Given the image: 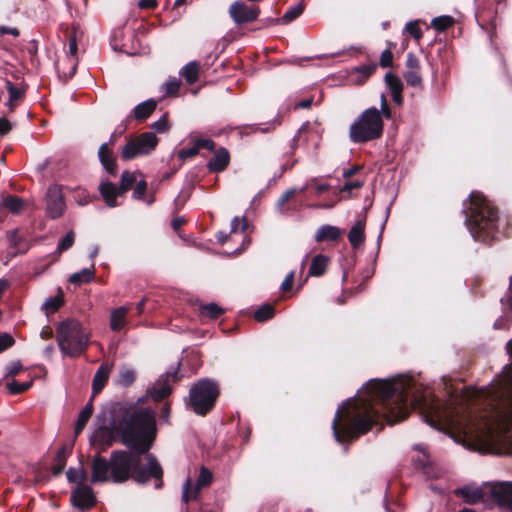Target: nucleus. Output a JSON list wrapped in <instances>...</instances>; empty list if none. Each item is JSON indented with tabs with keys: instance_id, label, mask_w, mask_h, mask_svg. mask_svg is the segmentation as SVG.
I'll use <instances>...</instances> for the list:
<instances>
[{
	"instance_id": "nucleus-1",
	"label": "nucleus",
	"mask_w": 512,
	"mask_h": 512,
	"mask_svg": "<svg viewBox=\"0 0 512 512\" xmlns=\"http://www.w3.org/2000/svg\"><path fill=\"white\" fill-rule=\"evenodd\" d=\"M156 414L150 407L120 405L114 411L110 426H102L99 438L108 446L118 440L126 449L113 450L109 459L97 454L91 462V483L117 484L133 480L139 485L155 480V488L163 487V468L150 453L157 439Z\"/></svg>"
},
{
	"instance_id": "nucleus-2",
	"label": "nucleus",
	"mask_w": 512,
	"mask_h": 512,
	"mask_svg": "<svg viewBox=\"0 0 512 512\" xmlns=\"http://www.w3.org/2000/svg\"><path fill=\"white\" fill-rule=\"evenodd\" d=\"M413 379L368 381L357 398L341 405L332 421L335 440L344 444L367 434L383 418L388 424L405 420L412 409L426 408Z\"/></svg>"
},
{
	"instance_id": "nucleus-3",
	"label": "nucleus",
	"mask_w": 512,
	"mask_h": 512,
	"mask_svg": "<svg viewBox=\"0 0 512 512\" xmlns=\"http://www.w3.org/2000/svg\"><path fill=\"white\" fill-rule=\"evenodd\" d=\"M512 359V338L506 344ZM478 414L469 412L465 435L470 447L480 453L512 456V363L505 366L502 378L476 393Z\"/></svg>"
},
{
	"instance_id": "nucleus-4",
	"label": "nucleus",
	"mask_w": 512,
	"mask_h": 512,
	"mask_svg": "<svg viewBox=\"0 0 512 512\" xmlns=\"http://www.w3.org/2000/svg\"><path fill=\"white\" fill-rule=\"evenodd\" d=\"M465 225L474 240L488 244L498 233L499 211L483 193L472 191L463 201Z\"/></svg>"
},
{
	"instance_id": "nucleus-5",
	"label": "nucleus",
	"mask_w": 512,
	"mask_h": 512,
	"mask_svg": "<svg viewBox=\"0 0 512 512\" xmlns=\"http://www.w3.org/2000/svg\"><path fill=\"white\" fill-rule=\"evenodd\" d=\"M56 333L57 343L62 354L76 358L86 352L89 334L79 320L68 318L60 322Z\"/></svg>"
},
{
	"instance_id": "nucleus-6",
	"label": "nucleus",
	"mask_w": 512,
	"mask_h": 512,
	"mask_svg": "<svg viewBox=\"0 0 512 512\" xmlns=\"http://www.w3.org/2000/svg\"><path fill=\"white\" fill-rule=\"evenodd\" d=\"M384 121L376 107L365 109L349 127V139L355 144H365L380 139Z\"/></svg>"
},
{
	"instance_id": "nucleus-7",
	"label": "nucleus",
	"mask_w": 512,
	"mask_h": 512,
	"mask_svg": "<svg viewBox=\"0 0 512 512\" xmlns=\"http://www.w3.org/2000/svg\"><path fill=\"white\" fill-rule=\"evenodd\" d=\"M219 395L220 388L216 381L201 379L191 386L187 405L195 414L206 416L214 409Z\"/></svg>"
},
{
	"instance_id": "nucleus-8",
	"label": "nucleus",
	"mask_w": 512,
	"mask_h": 512,
	"mask_svg": "<svg viewBox=\"0 0 512 512\" xmlns=\"http://www.w3.org/2000/svg\"><path fill=\"white\" fill-rule=\"evenodd\" d=\"M228 14L236 26H242L256 21L260 15V8L235 1L229 6Z\"/></svg>"
},
{
	"instance_id": "nucleus-9",
	"label": "nucleus",
	"mask_w": 512,
	"mask_h": 512,
	"mask_svg": "<svg viewBox=\"0 0 512 512\" xmlns=\"http://www.w3.org/2000/svg\"><path fill=\"white\" fill-rule=\"evenodd\" d=\"M70 502L73 507L84 512L91 510L97 503L93 489L86 484H78L71 492Z\"/></svg>"
},
{
	"instance_id": "nucleus-10",
	"label": "nucleus",
	"mask_w": 512,
	"mask_h": 512,
	"mask_svg": "<svg viewBox=\"0 0 512 512\" xmlns=\"http://www.w3.org/2000/svg\"><path fill=\"white\" fill-rule=\"evenodd\" d=\"M66 209L61 189L57 185H52L46 193V215L51 219L60 218Z\"/></svg>"
},
{
	"instance_id": "nucleus-11",
	"label": "nucleus",
	"mask_w": 512,
	"mask_h": 512,
	"mask_svg": "<svg viewBox=\"0 0 512 512\" xmlns=\"http://www.w3.org/2000/svg\"><path fill=\"white\" fill-rule=\"evenodd\" d=\"M490 501L512 512V482H491Z\"/></svg>"
},
{
	"instance_id": "nucleus-12",
	"label": "nucleus",
	"mask_w": 512,
	"mask_h": 512,
	"mask_svg": "<svg viewBox=\"0 0 512 512\" xmlns=\"http://www.w3.org/2000/svg\"><path fill=\"white\" fill-rule=\"evenodd\" d=\"M491 482L484 483L480 487L464 486L455 490V495L461 497L468 504L490 501Z\"/></svg>"
},
{
	"instance_id": "nucleus-13",
	"label": "nucleus",
	"mask_w": 512,
	"mask_h": 512,
	"mask_svg": "<svg viewBox=\"0 0 512 512\" xmlns=\"http://www.w3.org/2000/svg\"><path fill=\"white\" fill-rule=\"evenodd\" d=\"M212 480H213L212 472L205 466H202L200 468V472H199V475H198V478L196 481V486L194 489H192L190 479H188L185 482L184 487H183L182 501L187 504L191 499L196 498L199 490L204 487L209 486L212 483Z\"/></svg>"
},
{
	"instance_id": "nucleus-14",
	"label": "nucleus",
	"mask_w": 512,
	"mask_h": 512,
	"mask_svg": "<svg viewBox=\"0 0 512 512\" xmlns=\"http://www.w3.org/2000/svg\"><path fill=\"white\" fill-rule=\"evenodd\" d=\"M126 37L136 38L135 31L132 29L127 30L124 26L114 29L110 38L113 50L128 53L129 46L126 42Z\"/></svg>"
},
{
	"instance_id": "nucleus-15",
	"label": "nucleus",
	"mask_w": 512,
	"mask_h": 512,
	"mask_svg": "<svg viewBox=\"0 0 512 512\" xmlns=\"http://www.w3.org/2000/svg\"><path fill=\"white\" fill-rule=\"evenodd\" d=\"M367 210L368 208H364V213L362 218L358 219L355 224L351 227L348 233V241L354 249H357L361 245L364 244L366 236H365V226H366V218H367Z\"/></svg>"
},
{
	"instance_id": "nucleus-16",
	"label": "nucleus",
	"mask_w": 512,
	"mask_h": 512,
	"mask_svg": "<svg viewBox=\"0 0 512 512\" xmlns=\"http://www.w3.org/2000/svg\"><path fill=\"white\" fill-rule=\"evenodd\" d=\"M504 315L494 322V329H508L507 322H512V276L510 277L508 293L501 298Z\"/></svg>"
},
{
	"instance_id": "nucleus-17",
	"label": "nucleus",
	"mask_w": 512,
	"mask_h": 512,
	"mask_svg": "<svg viewBox=\"0 0 512 512\" xmlns=\"http://www.w3.org/2000/svg\"><path fill=\"white\" fill-rule=\"evenodd\" d=\"M98 157L105 171L111 176H116L118 170L116 157L108 143H103L100 145L98 150Z\"/></svg>"
},
{
	"instance_id": "nucleus-18",
	"label": "nucleus",
	"mask_w": 512,
	"mask_h": 512,
	"mask_svg": "<svg viewBox=\"0 0 512 512\" xmlns=\"http://www.w3.org/2000/svg\"><path fill=\"white\" fill-rule=\"evenodd\" d=\"M230 164V153L229 151L221 147L217 149L214 156L208 161L207 169L210 173L223 172Z\"/></svg>"
},
{
	"instance_id": "nucleus-19",
	"label": "nucleus",
	"mask_w": 512,
	"mask_h": 512,
	"mask_svg": "<svg viewBox=\"0 0 512 512\" xmlns=\"http://www.w3.org/2000/svg\"><path fill=\"white\" fill-rule=\"evenodd\" d=\"M385 83L388 89L391 92L393 102L401 106L403 104L404 98L402 95L403 92V82L396 74L388 72L385 75Z\"/></svg>"
},
{
	"instance_id": "nucleus-20",
	"label": "nucleus",
	"mask_w": 512,
	"mask_h": 512,
	"mask_svg": "<svg viewBox=\"0 0 512 512\" xmlns=\"http://www.w3.org/2000/svg\"><path fill=\"white\" fill-rule=\"evenodd\" d=\"M112 370V365L103 363L96 371L92 380V395L93 398L99 394L109 380V376Z\"/></svg>"
},
{
	"instance_id": "nucleus-21",
	"label": "nucleus",
	"mask_w": 512,
	"mask_h": 512,
	"mask_svg": "<svg viewBox=\"0 0 512 512\" xmlns=\"http://www.w3.org/2000/svg\"><path fill=\"white\" fill-rule=\"evenodd\" d=\"M343 234H344L343 229L336 227V226L329 225V224H325V225H322L317 230V232L315 234V241L317 243H322V242H326V241L337 242L340 240V238L342 237Z\"/></svg>"
},
{
	"instance_id": "nucleus-22",
	"label": "nucleus",
	"mask_w": 512,
	"mask_h": 512,
	"mask_svg": "<svg viewBox=\"0 0 512 512\" xmlns=\"http://www.w3.org/2000/svg\"><path fill=\"white\" fill-rule=\"evenodd\" d=\"M72 453V446L64 444L62 445L54 457L52 465V473L54 476H59L65 469L67 458Z\"/></svg>"
},
{
	"instance_id": "nucleus-23",
	"label": "nucleus",
	"mask_w": 512,
	"mask_h": 512,
	"mask_svg": "<svg viewBox=\"0 0 512 512\" xmlns=\"http://www.w3.org/2000/svg\"><path fill=\"white\" fill-rule=\"evenodd\" d=\"M144 155L154 151L159 143V139L153 132H144L133 137Z\"/></svg>"
},
{
	"instance_id": "nucleus-24",
	"label": "nucleus",
	"mask_w": 512,
	"mask_h": 512,
	"mask_svg": "<svg viewBox=\"0 0 512 512\" xmlns=\"http://www.w3.org/2000/svg\"><path fill=\"white\" fill-rule=\"evenodd\" d=\"M157 101L154 99H148L140 104H138L132 110V116L137 121H145L156 109Z\"/></svg>"
},
{
	"instance_id": "nucleus-25",
	"label": "nucleus",
	"mask_w": 512,
	"mask_h": 512,
	"mask_svg": "<svg viewBox=\"0 0 512 512\" xmlns=\"http://www.w3.org/2000/svg\"><path fill=\"white\" fill-rule=\"evenodd\" d=\"M99 192L108 207H116L117 203V187L110 181L102 182L99 185Z\"/></svg>"
},
{
	"instance_id": "nucleus-26",
	"label": "nucleus",
	"mask_w": 512,
	"mask_h": 512,
	"mask_svg": "<svg viewBox=\"0 0 512 512\" xmlns=\"http://www.w3.org/2000/svg\"><path fill=\"white\" fill-rule=\"evenodd\" d=\"M93 396L90 397L87 404L84 406V408L80 411L79 416L77 418L74 433L75 436H78L81 434V432L84 430L86 424L88 423L89 419L91 418L94 408H93Z\"/></svg>"
},
{
	"instance_id": "nucleus-27",
	"label": "nucleus",
	"mask_w": 512,
	"mask_h": 512,
	"mask_svg": "<svg viewBox=\"0 0 512 512\" xmlns=\"http://www.w3.org/2000/svg\"><path fill=\"white\" fill-rule=\"evenodd\" d=\"M128 314V309L124 306L115 308L111 312L110 316V328L114 332L121 331L126 325V316Z\"/></svg>"
},
{
	"instance_id": "nucleus-28",
	"label": "nucleus",
	"mask_w": 512,
	"mask_h": 512,
	"mask_svg": "<svg viewBox=\"0 0 512 512\" xmlns=\"http://www.w3.org/2000/svg\"><path fill=\"white\" fill-rule=\"evenodd\" d=\"M329 261V257L323 254L313 257L309 268V275L315 277L322 276L326 272Z\"/></svg>"
},
{
	"instance_id": "nucleus-29",
	"label": "nucleus",
	"mask_w": 512,
	"mask_h": 512,
	"mask_svg": "<svg viewBox=\"0 0 512 512\" xmlns=\"http://www.w3.org/2000/svg\"><path fill=\"white\" fill-rule=\"evenodd\" d=\"M172 391V387L160 379L155 386L149 389L148 393L154 401L160 402L169 397Z\"/></svg>"
},
{
	"instance_id": "nucleus-30",
	"label": "nucleus",
	"mask_w": 512,
	"mask_h": 512,
	"mask_svg": "<svg viewBox=\"0 0 512 512\" xmlns=\"http://www.w3.org/2000/svg\"><path fill=\"white\" fill-rule=\"evenodd\" d=\"M377 64L371 62L369 64L360 65L352 68V74L357 75V82L359 84L365 83L376 71Z\"/></svg>"
},
{
	"instance_id": "nucleus-31",
	"label": "nucleus",
	"mask_w": 512,
	"mask_h": 512,
	"mask_svg": "<svg viewBox=\"0 0 512 512\" xmlns=\"http://www.w3.org/2000/svg\"><path fill=\"white\" fill-rule=\"evenodd\" d=\"M95 277V268L92 265L91 268H84L79 272L73 273L69 277V282L74 285H82L84 283H90Z\"/></svg>"
},
{
	"instance_id": "nucleus-32",
	"label": "nucleus",
	"mask_w": 512,
	"mask_h": 512,
	"mask_svg": "<svg viewBox=\"0 0 512 512\" xmlns=\"http://www.w3.org/2000/svg\"><path fill=\"white\" fill-rule=\"evenodd\" d=\"M200 316L211 320L218 319L225 310L216 303L201 304L199 306Z\"/></svg>"
},
{
	"instance_id": "nucleus-33",
	"label": "nucleus",
	"mask_w": 512,
	"mask_h": 512,
	"mask_svg": "<svg viewBox=\"0 0 512 512\" xmlns=\"http://www.w3.org/2000/svg\"><path fill=\"white\" fill-rule=\"evenodd\" d=\"M142 155L144 154L133 137L126 143L121 151V158L124 161H129Z\"/></svg>"
},
{
	"instance_id": "nucleus-34",
	"label": "nucleus",
	"mask_w": 512,
	"mask_h": 512,
	"mask_svg": "<svg viewBox=\"0 0 512 512\" xmlns=\"http://www.w3.org/2000/svg\"><path fill=\"white\" fill-rule=\"evenodd\" d=\"M24 205V200L15 195H7L2 200V206L14 214H18Z\"/></svg>"
},
{
	"instance_id": "nucleus-35",
	"label": "nucleus",
	"mask_w": 512,
	"mask_h": 512,
	"mask_svg": "<svg viewBox=\"0 0 512 512\" xmlns=\"http://www.w3.org/2000/svg\"><path fill=\"white\" fill-rule=\"evenodd\" d=\"M136 380V372L129 367H122L117 375L116 383L123 387L131 386Z\"/></svg>"
},
{
	"instance_id": "nucleus-36",
	"label": "nucleus",
	"mask_w": 512,
	"mask_h": 512,
	"mask_svg": "<svg viewBox=\"0 0 512 512\" xmlns=\"http://www.w3.org/2000/svg\"><path fill=\"white\" fill-rule=\"evenodd\" d=\"M181 75L189 85L194 84L199 78V64L195 61L189 62L182 68Z\"/></svg>"
},
{
	"instance_id": "nucleus-37",
	"label": "nucleus",
	"mask_w": 512,
	"mask_h": 512,
	"mask_svg": "<svg viewBox=\"0 0 512 512\" xmlns=\"http://www.w3.org/2000/svg\"><path fill=\"white\" fill-rule=\"evenodd\" d=\"M63 305L64 297L62 290L59 289L58 294L56 296L50 297L45 301L43 309L46 311L47 314H50L58 311Z\"/></svg>"
},
{
	"instance_id": "nucleus-38",
	"label": "nucleus",
	"mask_w": 512,
	"mask_h": 512,
	"mask_svg": "<svg viewBox=\"0 0 512 512\" xmlns=\"http://www.w3.org/2000/svg\"><path fill=\"white\" fill-rule=\"evenodd\" d=\"M455 23V20L452 16L443 15L438 16L432 19L431 25L438 32H444L450 27H452Z\"/></svg>"
},
{
	"instance_id": "nucleus-39",
	"label": "nucleus",
	"mask_w": 512,
	"mask_h": 512,
	"mask_svg": "<svg viewBox=\"0 0 512 512\" xmlns=\"http://www.w3.org/2000/svg\"><path fill=\"white\" fill-rule=\"evenodd\" d=\"M275 315V308L271 304H264L254 312V319L257 322H265Z\"/></svg>"
},
{
	"instance_id": "nucleus-40",
	"label": "nucleus",
	"mask_w": 512,
	"mask_h": 512,
	"mask_svg": "<svg viewBox=\"0 0 512 512\" xmlns=\"http://www.w3.org/2000/svg\"><path fill=\"white\" fill-rule=\"evenodd\" d=\"M6 89L9 93V107L12 110L15 103L23 99L24 92L9 80L6 81Z\"/></svg>"
},
{
	"instance_id": "nucleus-41",
	"label": "nucleus",
	"mask_w": 512,
	"mask_h": 512,
	"mask_svg": "<svg viewBox=\"0 0 512 512\" xmlns=\"http://www.w3.org/2000/svg\"><path fill=\"white\" fill-rule=\"evenodd\" d=\"M66 477L69 483L83 484L87 480V472L82 467L80 469L71 467L67 470Z\"/></svg>"
},
{
	"instance_id": "nucleus-42",
	"label": "nucleus",
	"mask_w": 512,
	"mask_h": 512,
	"mask_svg": "<svg viewBox=\"0 0 512 512\" xmlns=\"http://www.w3.org/2000/svg\"><path fill=\"white\" fill-rule=\"evenodd\" d=\"M403 77L408 86L411 87H422V77L420 70H405Z\"/></svg>"
},
{
	"instance_id": "nucleus-43",
	"label": "nucleus",
	"mask_w": 512,
	"mask_h": 512,
	"mask_svg": "<svg viewBox=\"0 0 512 512\" xmlns=\"http://www.w3.org/2000/svg\"><path fill=\"white\" fill-rule=\"evenodd\" d=\"M33 385V380L27 381V382H17L13 380L12 382L8 383L7 387L11 394L18 395L26 392L29 390Z\"/></svg>"
},
{
	"instance_id": "nucleus-44",
	"label": "nucleus",
	"mask_w": 512,
	"mask_h": 512,
	"mask_svg": "<svg viewBox=\"0 0 512 512\" xmlns=\"http://www.w3.org/2000/svg\"><path fill=\"white\" fill-rule=\"evenodd\" d=\"M181 363L179 362L174 370L168 371L164 376H162L161 380L163 383H167L171 386V384H176L181 381L183 378V374L180 372Z\"/></svg>"
},
{
	"instance_id": "nucleus-45",
	"label": "nucleus",
	"mask_w": 512,
	"mask_h": 512,
	"mask_svg": "<svg viewBox=\"0 0 512 512\" xmlns=\"http://www.w3.org/2000/svg\"><path fill=\"white\" fill-rule=\"evenodd\" d=\"M303 11L304 6L302 4L292 6L284 13L282 20L284 23H290L298 18L303 13Z\"/></svg>"
},
{
	"instance_id": "nucleus-46",
	"label": "nucleus",
	"mask_w": 512,
	"mask_h": 512,
	"mask_svg": "<svg viewBox=\"0 0 512 512\" xmlns=\"http://www.w3.org/2000/svg\"><path fill=\"white\" fill-rule=\"evenodd\" d=\"M75 241V234L73 231H69L58 243L57 252L62 253L71 248Z\"/></svg>"
},
{
	"instance_id": "nucleus-47",
	"label": "nucleus",
	"mask_w": 512,
	"mask_h": 512,
	"mask_svg": "<svg viewBox=\"0 0 512 512\" xmlns=\"http://www.w3.org/2000/svg\"><path fill=\"white\" fill-rule=\"evenodd\" d=\"M151 128L158 133L167 132L170 128L168 123V114H163L160 119L151 124Z\"/></svg>"
},
{
	"instance_id": "nucleus-48",
	"label": "nucleus",
	"mask_w": 512,
	"mask_h": 512,
	"mask_svg": "<svg viewBox=\"0 0 512 512\" xmlns=\"http://www.w3.org/2000/svg\"><path fill=\"white\" fill-rule=\"evenodd\" d=\"M394 46V44L389 43V48L384 50L380 56V62L379 65L382 68H388L391 67L393 64V53L391 51V48Z\"/></svg>"
},
{
	"instance_id": "nucleus-49",
	"label": "nucleus",
	"mask_w": 512,
	"mask_h": 512,
	"mask_svg": "<svg viewBox=\"0 0 512 512\" xmlns=\"http://www.w3.org/2000/svg\"><path fill=\"white\" fill-rule=\"evenodd\" d=\"M405 30L417 41H419L422 36V30L419 27V21H411L406 24Z\"/></svg>"
},
{
	"instance_id": "nucleus-50",
	"label": "nucleus",
	"mask_w": 512,
	"mask_h": 512,
	"mask_svg": "<svg viewBox=\"0 0 512 512\" xmlns=\"http://www.w3.org/2000/svg\"><path fill=\"white\" fill-rule=\"evenodd\" d=\"M239 227L242 232H245L248 228V221L246 217H234L231 221V230L230 233H236L239 230Z\"/></svg>"
},
{
	"instance_id": "nucleus-51",
	"label": "nucleus",
	"mask_w": 512,
	"mask_h": 512,
	"mask_svg": "<svg viewBox=\"0 0 512 512\" xmlns=\"http://www.w3.org/2000/svg\"><path fill=\"white\" fill-rule=\"evenodd\" d=\"M194 143L198 151H200L201 149L214 151L216 148V143L212 139L197 138L194 140Z\"/></svg>"
},
{
	"instance_id": "nucleus-52",
	"label": "nucleus",
	"mask_w": 512,
	"mask_h": 512,
	"mask_svg": "<svg viewBox=\"0 0 512 512\" xmlns=\"http://www.w3.org/2000/svg\"><path fill=\"white\" fill-rule=\"evenodd\" d=\"M406 70H420V61L418 57L412 53L409 52L406 56V62H405Z\"/></svg>"
},
{
	"instance_id": "nucleus-53",
	"label": "nucleus",
	"mask_w": 512,
	"mask_h": 512,
	"mask_svg": "<svg viewBox=\"0 0 512 512\" xmlns=\"http://www.w3.org/2000/svg\"><path fill=\"white\" fill-rule=\"evenodd\" d=\"M15 344L14 338L8 333H0V353L6 351Z\"/></svg>"
},
{
	"instance_id": "nucleus-54",
	"label": "nucleus",
	"mask_w": 512,
	"mask_h": 512,
	"mask_svg": "<svg viewBox=\"0 0 512 512\" xmlns=\"http://www.w3.org/2000/svg\"><path fill=\"white\" fill-rule=\"evenodd\" d=\"M199 153L195 143L190 148H182L178 151L177 156L181 161H184L188 158H192Z\"/></svg>"
},
{
	"instance_id": "nucleus-55",
	"label": "nucleus",
	"mask_w": 512,
	"mask_h": 512,
	"mask_svg": "<svg viewBox=\"0 0 512 512\" xmlns=\"http://www.w3.org/2000/svg\"><path fill=\"white\" fill-rule=\"evenodd\" d=\"M147 191V182L145 180H141L136 183V187L133 191V198L136 200H143Z\"/></svg>"
},
{
	"instance_id": "nucleus-56",
	"label": "nucleus",
	"mask_w": 512,
	"mask_h": 512,
	"mask_svg": "<svg viewBox=\"0 0 512 512\" xmlns=\"http://www.w3.org/2000/svg\"><path fill=\"white\" fill-rule=\"evenodd\" d=\"M8 240H9L10 246H12L14 248H18V247H20V245L23 241V238L19 235L18 229H15L8 233Z\"/></svg>"
},
{
	"instance_id": "nucleus-57",
	"label": "nucleus",
	"mask_w": 512,
	"mask_h": 512,
	"mask_svg": "<svg viewBox=\"0 0 512 512\" xmlns=\"http://www.w3.org/2000/svg\"><path fill=\"white\" fill-rule=\"evenodd\" d=\"M296 194V190L295 189H288L286 190L278 199L277 201V207L279 209H282V207L289 201L291 200L294 195Z\"/></svg>"
},
{
	"instance_id": "nucleus-58",
	"label": "nucleus",
	"mask_w": 512,
	"mask_h": 512,
	"mask_svg": "<svg viewBox=\"0 0 512 512\" xmlns=\"http://www.w3.org/2000/svg\"><path fill=\"white\" fill-rule=\"evenodd\" d=\"M294 277H295V273L293 271H291L290 273H288L285 277V279L283 280L281 286H280V289L282 292H289L292 287H293V283H294Z\"/></svg>"
},
{
	"instance_id": "nucleus-59",
	"label": "nucleus",
	"mask_w": 512,
	"mask_h": 512,
	"mask_svg": "<svg viewBox=\"0 0 512 512\" xmlns=\"http://www.w3.org/2000/svg\"><path fill=\"white\" fill-rule=\"evenodd\" d=\"M136 182V177L133 173L129 171H124L121 175V181L124 186L128 188H132L133 184Z\"/></svg>"
},
{
	"instance_id": "nucleus-60",
	"label": "nucleus",
	"mask_w": 512,
	"mask_h": 512,
	"mask_svg": "<svg viewBox=\"0 0 512 512\" xmlns=\"http://www.w3.org/2000/svg\"><path fill=\"white\" fill-rule=\"evenodd\" d=\"M166 94L170 96L177 95L180 89V81L172 80L165 84Z\"/></svg>"
},
{
	"instance_id": "nucleus-61",
	"label": "nucleus",
	"mask_w": 512,
	"mask_h": 512,
	"mask_svg": "<svg viewBox=\"0 0 512 512\" xmlns=\"http://www.w3.org/2000/svg\"><path fill=\"white\" fill-rule=\"evenodd\" d=\"M170 415H171V404L170 402H165L160 411V419L164 421L166 424L170 423Z\"/></svg>"
},
{
	"instance_id": "nucleus-62",
	"label": "nucleus",
	"mask_w": 512,
	"mask_h": 512,
	"mask_svg": "<svg viewBox=\"0 0 512 512\" xmlns=\"http://www.w3.org/2000/svg\"><path fill=\"white\" fill-rule=\"evenodd\" d=\"M278 125H280V121H278V120L266 123L265 127H260V125H254L255 128L253 129V131H260L263 133H267V132L273 131L276 128V126H278Z\"/></svg>"
},
{
	"instance_id": "nucleus-63",
	"label": "nucleus",
	"mask_w": 512,
	"mask_h": 512,
	"mask_svg": "<svg viewBox=\"0 0 512 512\" xmlns=\"http://www.w3.org/2000/svg\"><path fill=\"white\" fill-rule=\"evenodd\" d=\"M12 129V124L7 118H0V135H7Z\"/></svg>"
},
{
	"instance_id": "nucleus-64",
	"label": "nucleus",
	"mask_w": 512,
	"mask_h": 512,
	"mask_svg": "<svg viewBox=\"0 0 512 512\" xmlns=\"http://www.w3.org/2000/svg\"><path fill=\"white\" fill-rule=\"evenodd\" d=\"M158 6L157 0H139L138 7L145 10H153Z\"/></svg>"
}]
</instances>
